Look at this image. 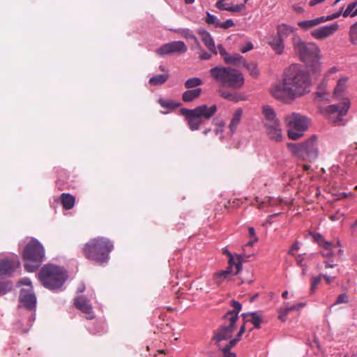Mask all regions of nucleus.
<instances>
[{"label":"nucleus","mask_w":357,"mask_h":357,"mask_svg":"<svg viewBox=\"0 0 357 357\" xmlns=\"http://www.w3.org/2000/svg\"><path fill=\"white\" fill-rule=\"evenodd\" d=\"M296 30V28L292 26L285 24H280L277 27V35L284 40L287 37L294 34Z\"/></svg>","instance_id":"nucleus-26"},{"label":"nucleus","mask_w":357,"mask_h":357,"mask_svg":"<svg viewBox=\"0 0 357 357\" xmlns=\"http://www.w3.org/2000/svg\"><path fill=\"white\" fill-rule=\"evenodd\" d=\"M114 249V244L109 238L97 237L88 241L82 248L86 259L104 265L109 260V254Z\"/></svg>","instance_id":"nucleus-3"},{"label":"nucleus","mask_w":357,"mask_h":357,"mask_svg":"<svg viewBox=\"0 0 357 357\" xmlns=\"http://www.w3.org/2000/svg\"><path fill=\"white\" fill-rule=\"evenodd\" d=\"M225 271H227V274H229V275H231V273H232V266L229 265L225 270H224Z\"/></svg>","instance_id":"nucleus-64"},{"label":"nucleus","mask_w":357,"mask_h":357,"mask_svg":"<svg viewBox=\"0 0 357 357\" xmlns=\"http://www.w3.org/2000/svg\"><path fill=\"white\" fill-rule=\"evenodd\" d=\"M197 33L201 36L202 42L210 52L215 55L219 53L218 46H215L214 39L208 31L201 28L197 30Z\"/></svg>","instance_id":"nucleus-18"},{"label":"nucleus","mask_w":357,"mask_h":357,"mask_svg":"<svg viewBox=\"0 0 357 357\" xmlns=\"http://www.w3.org/2000/svg\"><path fill=\"white\" fill-rule=\"evenodd\" d=\"M218 49L219 54L222 57L223 61L227 64H232L236 65L238 63H242L243 65V61H245L243 59V56L238 53H235L234 54H229L223 47L222 44L218 45Z\"/></svg>","instance_id":"nucleus-17"},{"label":"nucleus","mask_w":357,"mask_h":357,"mask_svg":"<svg viewBox=\"0 0 357 357\" xmlns=\"http://www.w3.org/2000/svg\"><path fill=\"white\" fill-rule=\"evenodd\" d=\"M248 233H249V236L250 238H258L256 235L255 230L254 227H249Z\"/></svg>","instance_id":"nucleus-55"},{"label":"nucleus","mask_w":357,"mask_h":357,"mask_svg":"<svg viewBox=\"0 0 357 357\" xmlns=\"http://www.w3.org/2000/svg\"><path fill=\"white\" fill-rule=\"evenodd\" d=\"M310 73L301 65L294 63L284 71L283 85L278 86L273 96L280 99L294 98L310 91Z\"/></svg>","instance_id":"nucleus-1"},{"label":"nucleus","mask_w":357,"mask_h":357,"mask_svg":"<svg viewBox=\"0 0 357 357\" xmlns=\"http://www.w3.org/2000/svg\"><path fill=\"white\" fill-rule=\"evenodd\" d=\"M338 29L339 24L335 22L314 29L311 32V35L317 40H322L333 34Z\"/></svg>","instance_id":"nucleus-16"},{"label":"nucleus","mask_w":357,"mask_h":357,"mask_svg":"<svg viewBox=\"0 0 357 357\" xmlns=\"http://www.w3.org/2000/svg\"><path fill=\"white\" fill-rule=\"evenodd\" d=\"M349 301V296L347 293H342L339 294L337 297V299L335 302L331 305V307H333L337 305H340L342 303H348Z\"/></svg>","instance_id":"nucleus-43"},{"label":"nucleus","mask_w":357,"mask_h":357,"mask_svg":"<svg viewBox=\"0 0 357 357\" xmlns=\"http://www.w3.org/2000/svg\"><path fill=\"white\" fill-rule=\"evenodd\" d=\"M201 52L199 53V57L202 60H210L212 57L211 54L208 53L206 50H204L201 46L199 47Z\"/></svg>","instance_id":"nucleus-50"},{"label":"nucleus","mask_w":357,"mask_h":357,"mask_svg":"<svg viewBox=\"0 0 357 357\" xmlns=\"http://www.w3.org/2000/svg\"><path fill=\"white\" fill-rule=\"evenodd\" d=\"M205 22L208 24H213L215 27L218 28V24H219L220 20L217 18V17L214 15L211 14L209 12H206V17L205 18Z\"/></svg>","instance_id":"nucleus-42"},{"label":"nucleus","mask_w":357,"mask_h":357,"mask_svg":"<svg viewBox=\"0 0 357 357\" xmlns=\"http://www.w3.org/2000/svg\"><path fill=\"white\" fill-rule=\"evenodd\" d=\"M218 28H222L224 29H227L230 27H232L234 26V22L231 19H228L225 22H220L219 24H218Z\"/></svg>","instance_id":"nucleus-49"},{"label":"nucleus","mask_w":357,"mask_h":357,"mask_svg":"<svg viewBox=\"0 0 357 357\" xmlns=\"http://www.w3.org/2000/svg\"><path fill=\"white\" fill-rule=\"evenodd\" d=\"M13 282L11 280L0 281V296H3L13 289Z\"/></svg>","instance_id":"nucleus-33"},{"label":"nucleus","mask_w":357,"mask_h":357,"mask_svg":"<svg viewBox=\"0 0 357 357\" xmlns=\"http://www.w3.org/2000/svg\"><path fill=\"white\" fill-rule=\"evenodd\" d=\"M296 261L298 266H300L303 269V274H305V272L307 270V265L304 263L305 261V253L304 254H298L296 256Z\"/></svg>","instance_id":"nucleus-41"},{"label":"nucleus","mask_w":357,"mask_h":357,"mask_svg":"<svg viewBox=\"0 0 357 357\" xmlns=\"http://www.w3.org/2000/svg\"><path fill=\"white\" fill-rule=\"evenodd\" d=\"M294 50L300 59L310 68L314 74L321 73L320 50L314 43H306L299 36L293 38Z\"/></svg>","instance_id":"nucleus-2"},{"label":"nucleus","mask_w":357,"mask_h":357,"mask_svg":"<svg viewBox=\"0 0 357 357\" xmlns=\"http://www.w3.org/2000/svg\"><path fill=\"white\" fill-rule=\"evenodd\" d=\"M202 91V89L201 88L187 90L183 93L182 100L185 102H192L200 96Z\"/></svg>","instance_id":"nucleus-25"},{"label":"nucleus","mask_w":357,"mask_h":357,"mask_svg":"<svg viewBox=\"0 0 357 357\" xmlns=\"http://www.w3.org/2000/svg\"><path fill=\"white\" fill-rule=\"evenodd\" d=\"M215 125L218 126V128L215 130V134L218 135L220 132H222L225 126V122L223 121H218L215 123Z\"/></svg>","instance_id":"nucleus-51"},{"label":"nucleus","mask_w":357,"mask_h":357,"mask_svg":"<svg viewBox=\"0 0 357 357\" xmlns=\"http://www.w3.org/2000/svg\"><path fill=\"white\" fill-rule=\"evenodd\" d=\"M258 241V238H250V240L245 245V248L252 246L253 244Z\"/></svg>","instance_id":"nucleus-59"},{"label":"nucleus","mask_w":357,"mask_h":357,"mask_svg":"<svg viewBox=\"0 0 357 357\" xmlns=\"http://www.w3.org/2000/svg\"><path fill=\"white\" fill-rule=\"evenodd\" d=\"M220 93L221 97L229 101L236 102L243 100V96L237 92H230L226 90H221L220 91Z\"/></svg>","instance_id":"nucleus-30"},{"label":"nucleus","mask_w":357,"mask_h":357,"mask_svg":"<svg viewBox=\"0 0 357 357\" xmlns=\"http://www.w3.org/2000/svg\"><path fill=\"white\" fill-rule=\"evenodd\" d=\"M356 6H357V1H355L352 2L351 3L349 4L348 6L347 7V8L344 10V11L342 10V13H343L342 15L344 17H347L349 15L351 16V14L353 13L351 12L356 7Z\"/></svg>","instance_id":"nucleus-48"},{"label":"nucleus","mask_w":357,"mask_h":357,"mask_svg":"<svg viewBox=\"0 0 357 357\" xmlns=\"http://www.w3.org/2000/svg\"><path fill=\"white\" fill-rule=\"evenodd\" d=\"M158 102L160 103V105L162 107L167 108L169 109H176L181 105L180 102H175V101H167L163 98H160L158 100Z\"/></svg>","instance_id":"nucleus-37"},{"label":"nucleus","mask_w":357,"mask_h":357,"mask_svg":"<svg viewBox=\"0 0 357 357\" xmlns=\"http://www.w3.org/2000/svg\"><path fill=\"white\" fill-rule=\"evenodd\" d=\"M315 256L314 253H310L309 255L305 254V260H311Z\"/></svg>","instance_id":"nucleus-63"},{"label":"nucleus","mask_w":357,"mask_h":357,"mask_svg":"<svg viewBox=\"0 0 357 357\" xmlns=\"http://www.w3.org/2000/svg\"><path fill=\"white\" fill-rule=\"evenodd\" d=\"M350 107V101L345 98L340 105H328L325 111L328 115V119L335 124L340 125L342 121V117L345 116Z\"/></svg>","instance_id":"nucleus-13"},{"label":"nucleus","mask_w":357,"mask_h":357,"mask_svg":"<svg viewBox=\"0 0 357 357\" xmlns=\"http://www.w3.org/2000/svg\"><path fill=\"white\" fill-rule=\"evenodd\" d=\"M20 266L17 255L14 258H4L0 260V278L4 276H11Z\"/></svg>","instance_id":"nucleus-15"},{"label":"nucleus","mask_w":357,"mask_h":357,"mask_svg":"<svg viewBox=\"0 0 357 357\" xmlns=\"http://www.w3.org/2000/svg\"><path fill=\"white\" fill-rule=\"evenodd\" d=\"M245 321V319H244ZM247 321H244V323L241 326L238 332L236 335V336L233 338L231 337L230 340H227V347L224 348L225 351H228L229 349H231L234 347L241 339L242 335L245 332V323Z\"/></svg>","instance_id":"nucleus-24"},{"label":"nucleus","mask_w":357,"mask_h":357,"mask_svg":"<svg viewBox=\"0 0 357 357\" xmlns=\"http://www.w3.org/2000/svg\"><path fill=\"white\" fill-rule=\"evenodd\" d=\"M215 7L220 10H227L232 13H240L245 8L244 3L233 4L232 3L225 2V0H218Z\"/></svg>","instance_id":"nucleus-20"},{"label":"nucleus","mask_w":357,"mask_h":357,"mask_svg":"<svg viewBox=\"0 0 357 357\" xmlns=\"http://www.w3.org/2000/svg\"><path fill=\"white\" fill-rule=\"evenodd\" d=\"M218 331H213V336L211 339V340L214 342V344L216 345V347L219 349L220 351H221L224 355L223 357H236V355L234 352H231V349H229L228 351H225L224 350L225 347H227V343H225V342H227L228 340H230L231 337H225V338H221L220 340H218L215 338L216 335H218Z\"/></svg>","instance_id":"nucleus-21"},{"label":"nucleus","mask_w":357,"mask_h":357,"mask_svg":"<svg viewBox=\"0 0 357 357\" xmlns=\"http://www.w3.org/2000/svg\"><path fill=\"white\" fill-rule=\"evenodd\" d=\"M38 278L45 288L56 291L61 289L64 282L68 279V274L63 267L53 264H45L40 270Z\"/></svg>","instance_id":"nucleus-4"},{"label":"nucleus","mask_w":357,"mask_h":357,"mask_svg":"<svg viewBox=\"0 0 357 357\" xmlns=\"http://www.w3.org/2000/svg\"><path fill=\"white\" fill-rule=\"evenodd\" d=\"M254 47L253 44L251 42L247 43L245 45L241 47V52L242 53H246L248 51H250Z\"/></svg>","instance_id":"nucleus-52"},{"label":"nucleus","mask_w":357,"mask_h":357,"mask_svg":"<svg viewBox=\"0 0 357 357\" xmlns=\"http://www.w3.org/2000/svg\"><path fill=\"white\" fill-rule=\"evenodd\" d=\"M17 286H26V287L25 289H29L31 287V289H33L30 278L26 277L21 278L18 281Z\"/></svg>","instance_id":"nucleus-47"},{"label":"nucleus","mask_w":357,"mask_h":357,"mask_svg":"<svg viewBox=\"0 0 357 357\" xmlns=\"http://www.w3.org/2000/svg\"><path fill=\"white\" fill-rule=\"evenodd\" d=\"M174 32L180 33L183 37L185 39H190L194 41V43L197 45V47H200V43L198 40L197 38L193 33L192 31L190 29L183 28V29H177L173 30Z\"/></svg>","instance_id":"nucleus-28"},{"label":"nucleus","mask_w":357,"mask_h":357,"mask_svg":"<svg viewBox=\"0 0 357 357\" xmlns=\"http://www.w3.org/2000/svg\"><path fill=\"white\" fill-rule=\"evenodd\" d=\"M210 75L224 86L240 89L244 84L243 74L237 69L225 66H215L209 70Z\"/></svg>","instance_id":"nucleus-6"},{"label":"nucleus","mask_w":357,"mask_h":357,"mask_svg":"<svg viewBox=\"0 0 357 357\" xmlns=\"http://www.w3.org/2000/svg\"><path fill=\"white\" fill-rule=\"evenodd\" d=\"M243 115V110L239 108L236 109L233 115V117L231 120V122L229 126V130L231 132V134L233 135L234 132L236 131L237 126H238L241 117Z\"/></svg>","instance_id":"nucleus-27"},{"label":"nucleus","mask_w":357,"mask_h":357,"mask_svg":"<svg viewBox=\"0 0 357 357\" xmlns=\"http://www.w3.org/2000/svg\"><path fill=\"white\" fill-rule=\"evenodd\" d=\"M202 84V80L199 77H191L188 79L185 83L184 86L186 89H195L198 88L197 86Z\"/></svg>","instance_id":"nucleus-35"},{"label":"nucleus","mask_w":357,"mask_h":357,"mask_svg":"<svg viewBox=\"0 0 357 357\" xmlns=\"http://www.w3.org/2000/svg\"><path fill=\"white\" fill-rule=\"evenodd\" d=\"M74 305L82 312L88 314L86 317L87 319H91L93 318L92 306L86 297L83 296H77L75 299Z\"/></svg>","instance_id":"nucleus-19"},{"label":"nucleus","mask_w":357,"mask_h":357,"mask_svg":"<svg viewBox=\"0 0 357 357\" xmlns=\"http://www.w3.org/2000/svg\"><path fill=\"white\" fill-rule=\"evenodd\" d=\"M242 317L245 321L251 322L255 328H260L262 319L261 315L257 312H252L249 313H243Z\"/></svg>","instance_id":"nucleus-22"},{"label":"nucleus","mask_w":357,"mask_h":357,"mask_svg":"<svg viewBox=\"0 0 357 357\" xmlns=\"http://www.w3.org/2000/svg\"><path fill=\"white\" fill-rule=\"evenodd\" d=\"M169 78L168 74L156 75L149 79V84L153 86L161 85L167 82Z\"/></svg>","instance_id":"nucleus-32"},{"label":"nucleus","mask_w":357,"mask_h":357,"mask_svg":"<svg viewBox=\"0 0 357 357\" xmlns=\"http://www.w3.org/2000/svg\"><path fill=\"white\" fill-rule=\"evenodd\" d=\"M287 312H286L284 309L282 310H280V314L278 316V318L280 321H282V322L285 321H286V317H287Z\"/></svg>","instance_id":"nucleus-53"},{"label":"nucleus","mask_w":357,"mask_h":357,"mask_svg":"<svg viewBox=\"0 0 357 357\" xmlns=\"http://www.w3.org/2000/svg\"><path fill=\"white\" fill-rule=\"evenodd\" d=\"M61 202L64 209L70 210L75 205V198L69 193H62L61 195Z\"/></svg>","instance_id":"nucleus-29"},{"label":"nucleus","mask_w":357,"mask_h":357,"mask_svg":"<svg viewBox=\"0 0 357 357\" xmlns=\"http://www.w3.org/2000/svg\"><path fill=\"white\" fill-rule=\"evenodd\" d=\"M348 78L346 77L340 78L337 83L336 86L334 89V96L336 97L340 96L342 93L347 89V83Z\"/></svg>","instance_id":"nucleus-31"},{"label":"nucleus","mask_w":357,"mask_h":357,"mask_svg":"<svg viewBox=\"0 0 357 357\" xmlns=\"http://www.w3.org/2000/svg\"><path fill=\"white\" fill-rule=\"evenodd\" d=\"M230 275L227 274V271L222 270L216 272L213 275V280L215 284H220L224 280H228Z\"/></svg>","instance_id":"nucleus-36"},{"label":"nucleus","mask_w":357,"mask_h":357,"mask_svg":"<svg viewBox=\"0 0 357 357\" xmlns=\"http://www.w3.org/2000/svg\"><path fill=\"white\" fill-rule=\"evenodd\" d=\"M298 25L304 30H307L313 26H317L316 19L300 21Z\"/></svg>","instance_id":"nucleus-39"},{"label":"nucleus","mask_w":357,"mask_h":357,"mask_svg":"<svg viewBox=\"0 0 357 357\" xmlns=\"http://www.w3.org/2000/svg\"><path fill=\"white\" fill-rule=\"evenodd\" d=\"M343 8H344L342 7L340 10L335 12L331 15L333 20L339 17L341 15H342Z\"/></svg>","instance_id":"nucleus-58"},{"label":"nucleus","mask_w":357,"mask_h":357,"mask_svg":"<svg viewBox=\"0 0 357 357\" xmlns=\"http://www.w3.org/2000/svg\"><path fill=\"white\" fill-rule=\"evenodd\" d=\"M269 45L278 54H281L284 52V40L278 35L273 36L268 42Z\"/></svg>","instance_id":"nucleus-23"},{"label":"nucleus","mask_w":357,"mask_h":357,"mask_svg":"<svg viewBox=\"0 0 357 357\" xmlns=\"http://www.w3.org/2000/svg\"><path fill=\"white\" fill-rule=\"evenodd\" d=\"M298 249H299V245H298V243H295L291 245V248L288 251V254L290 255H294V254L293 251L298 250Z\"/></svg>","instance_id":"nucleus-54"},{"label":"nucleus","mask_w":357,"mask_h":357,"mask_svg":"<svg viewBox=\"0 0 357 357\" xmlns=\"http://www.w3.org/2000/svg\"><path fill=\"white\" fill-rule=\"evenodd\" d=\"M217 112V106L211 105L208 106L203 104L197 106L194 109L181 108L180 113L188 123L189 128L192 131L198 130L204 120L211 119Z\"/></svg>","instance_id":"nucleus-5"},{"label":"nucleus","mask_w":357,"mask_h":357,"mask_svg":"<svg viewBox=\"0 0 357 357\" xmlns=\"http://www.w3.org/2000/svg\"><path fill=\"white\" fill-rule=\"evenodd\" d=\"M264 115L263 124L268 137L271 140L280 142L282 139V133L279 119L276 117L274 109L269 105L262 107Z\"/></svg>","instance_id":"nucleus-10"},{"label":"nucleus","mask_w":357,"mask_h":357,"mask_svg":"<svg viewBox=\"0 0 357 357\" xmlns=\"http://www.w3.org/2000/svg\"><path fill=\"white\" fill-rule=\"evenodd\" d=\"M337 71V68L335 66L331 68L327 72V75H330L331 74L335 73Z\"/></svg>","instance_id":"nucleus-61"},{"label":"nucleus","mask_w":357,"mask_h":357,"mask_svg":"<svg viewBox=\"0 0 357 357\" xmlns=\"http://www.w3.org/2000/svg\"><path fill=\"white\" fill-rule=\"evenodd\" d=\"M321 281V275H317V276L313 277L312 278L311 287H310V293L311 294H313L318 284H319Z\"/></svg>","instance_id":"nucleus-46"},{"label":"nucleus","mask_w":357,"mask_h":357,"mask_svg":"<svg viewBox=\"0 0 357 357\" xmlns=\"http://www.w3.org/2000/svg\"><path fill=\"white\" fill-rule=\"evenodd\" d=\"M243 66L249 71L250 75L253 78H257L259 77V70L256 63H248L246 61H243Z\"/></svg>","instance_id":"nucleus-34"},{"label":"nucleus","mask_w":357,"mask_h":357,"mask_svg":"<svg viewBox=\"0 0 357 357\" xmlns=\"http://www.w3.org/2000/svg\"><path fill=\"white\" fill-rule=\"evenodd\" d=\"M313 240L319 244L320 247L324 245V243H328L329 241L324 239L323 236L319 233H312L311 234Z\"/></svg>","instance_id":"nucleus-45"},{"label":"nucleus","mask_w":357,"mask_h":357,"mask_svg":"<svg viewBox=\"0 0 357 357\" xmlns=\"http://www.w3.org/2000/svg\"><path fill=\"white\" fill-rule=\"evenodd\" d=\"M288 147L296 155L310 162L315 160L319 155L317 137L314 135L304 142L289 143Z\"/></svg>","instance_id":"nucleus-9"},{"label":"nucleus","mask_w":357,"mask_h":357,"mask_svg":"<svg viewBox=\"0 0 357 357\" xmlns=\"http://www.w3.org/2000/svg\"><path fill=\"white\" fill-rule=\"evenodd\" d=\"M222 252L224 255H226L228 258H230V261L232 260L233 255L231 253V252L227 248H222Z\"/></svg>","instance_id":"nucleus-57"},{"label":"nucleus","mask_w":357,"mask_h":357,"mask_svg":"<svg viewBox=\"0 0 357 357\" xmlns=\"http://www.w3.org/2000/svg\"><path fill=\"white\" fill-rule=\"evenodd\" d=\"M287 127L288 137L292 140H297L303 136L308 128L309 120L305 116L293 112L284 117Z\"/></svg>","instance_id":"nucleus-11"},{"label":"nucleus","mask_w":357,"mask_h":357,"mask_svg":"<svg viewBox=\"0 0 357 357\" xmlns=\"http://www.w3.org/2000/svg\"><path fill=\"white\" fill-rule=\"evenodd\" d=\"M22 258L25 261L26 271L31 273L36 271L45 259L43 245L36 238H31L23 250Z\"/></svg>","instance_id":"nucleus-7"},{"label":"nucleus","mask_w":357,"mask_h":357,"mask_svg":"<svg viewBox=\"0 0 357 357\" xmlns=\"http://www.w3.org/2000/svg\"><path fill=\"white\" fill-rule=\"evenodd\" d=\"M284 310L288 313L290 311L296 310V307H295V305H294L290 307H284Z\"/></svg>","instance_id":"nucleus-62"},{"label":"nucleus","mask_w":357,"mask_h":357,"mask_svg":"<svg viewBox=\"0 0 357 357\" xmlns=\"http://www.w3.org/2000/svg\"><path fill=\"white\" fill-rule=\"evenodd\" d=\"M245 255H236V263H235L234 266L236 268V271L234 272V275H237L240 273L243 268V261H244Z\"/></svg>","instance_id":"nucleus-44"},{"label":"nucleus","mask_w":357,"mask_h":357,"mask_svg":"<svg viewBox=\"0 0 357 357\" xmlns=\"http://www.w3.org/2000/svg\"><path fill=\"white\" fill-rule=\"evenodd\" d=\"M231 305L233 310H230L225 313L222 317V323L215 331H218L215 338L220 340L229 337H233V334L236 329V322L238 319V313L240 312L242 305L235 300L231 301Z\"/></svg>","instance_id":"nucleus-8"},{"label":"nucleus","mask_w":357,"mask_h":357,"mask_svg":"<svg viewBox=\"0 0 357 357\" xmlns=\"http://www.w3.org/2000/svg\"><path fill=\"white\" fill-rule=\"evenodd\" d=\"M315 19H316L317 24H321L322 22H326L325 16H321V17H317Z\"/></svg>","instance_id":"nucleus-60"},{"label":"nucleus","mask_w":357,"mask_h":357,"mask_svg":"<svg viewBox=\"0 0 357 357\" xmlns=\"http://www.w3.org/2000/svg\"><path fill=\"white\" fill-rule=\"evenodd\" d=\"M18 307H24L30 312L27 324L31 327L36 319L37 298L33 289H21L18 297Z\"/></svg>","instance_id":"nucleus-12"},{"label":"nucleus","mask_w":357,"mask_h":357,"mask_svg":"<svg viewBox=\"0 0 357 357\" xmlns=\"http://www.w3.org/2000/svg\"><path fill=\"white\" fill-rule=\"evenodd\" d=\"M316 95L322 100L327 99L328 93L326 91V83L325 82H322L319 84Z\"/></svg>","instance_id":"nucleus-38"},{"label":"nucleus","mask_w":357,"mask_h":357,"mask_svg":"<svg viewBox=\"0 0 357 357\" xmlns=\"http://www.w3.org/2000/svg\"><path fill=\"white\" fill-rule=\"evenodd\" d=\"M321 278H324L328 284H331V282L335 279V277L329 276L326 274L320 275Z\"/></svg>","instance_id":"nucleus-56"},{"label":"nucleus","mask_w":357,"mask_h":357,"mask_svg":"<svg viewBox=\"0 0 357 357\" xmlns=\"http://www.w3.org/2000/svg\"><path fill=\"white\" fill-rule=\"evenodd\" d=\"M333 243L331 242L324 243V245L321 246L324 250L321 251V255L324 257H329L333 255Z\"/></svg>","instance_id":"nucleus-40"},{"label":"nucleus","mask_w":357,"mask_h":357,"mask_svg":"<svg viewBox=\"0 0 357 357\" xmlns=\"http://www.w3.org/2000/svg\"><path fill=\"white\" fill-rule=\"evenodd\" d=\"M188 50L185 43L181 40L165 43L155 50V53L163 56L170 54H183Z\"/></svg>","instance_id":"nucleus-14"}]
</instances>
